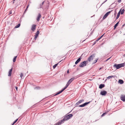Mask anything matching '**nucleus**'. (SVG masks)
Masks as SVG:
<instances>
[{"instance_id": "obj_14", "label": "nucleus", "mask_w": 125, "mask_h": 125, "mask_svg": "<svg viewBox=\"0 0 125 125\" xmlns=\"http://www.w3.org/2000/svg\"><path fill=\"white\" fill-rule=\"evenodd\" d=\"M12 70V68L11 69L9 70V74L8 75V76H11Z\"/></svg>"}, {"instance_id": "obj_21", "label": "nucleus", "mask_w": 125, "mask_h": 125, "mask_svg": "<svg viewBox=\"0 0 125 125\" xmlns=\"http://www.w3.org/2000/svg\"><path fill=\"white\" fill-rule=\"evenodd\" d=\"M90 102H91L90 101H89V102H85V103L83 104V105H84V106H85L86 105L88 104H89V103H90Z\"/></svg>"}, {"instance_id": "obj_37", "label": "nucleus", "mask_w": 125, "mask_h": 125, "mask_svg": "<svg viewBox=\"0 0 125 125\" xmlns=\"http://www.w3.org/2000/svg\"><path fill=\"white\" fill-rule=\"evenodd\" d=\"M111 57H110V58H108V59H107L106 60V61H107L108 60H109L111 58Z\"/></svg>"}, {"instance_id": "obj_28", "label": "nucleus", "mask_w": 125, "mask_h": 125, "mask_svg": "<svg viewBox=\"0 0 125 125\" xmlns=\"http://www.w3.org/2000/svg\"><path fill=\"white\" fill-rule=\"evenodd\" d=\"M124 9H123L121 11V14H123L124 12Z\"/></svg>"}, {"instance_id": "obj_35", "label": "nucleus", "mask_w": 125, "mask_h": 125, "mask_svg": "<svg viewBox=\"0 0 125 125\" xmlns=\"http://www.w3.org/2000/svg\"><path fill=\"white\" fill-rule=\"evenodd\" d=\"M70 84V83H69L68 82L66 85V86H67L68 87V86H69V85Z\"/></svg>"}, {"instance_id": "obj_45", "label": "nucleus", "mask_w": 125, "mask_h": 125, "mask_svg": "<svg viewBox=\"0 0 125 125\" xmlns=\"http://www.w3.org/2000/svg\"><path fill=\"white\" fill-rule=\"evenodd\" d=\"M15 88L16 89V90H17V89H18V87H17V86H16L15 87Z\"/></svg>"}, {"instance_id": "obj_49", "label": "nucleus", "mask_w": 125, "mask_h": 125, "mask_svg": "<svg viewBox=\"0 0 125 125\" xmlns=\"http://www.w3.org/2000/svg\"><path fill=\"white\" fill-rule=\"evenodd\" d=\"M44 1H43V2L42 3V5H43V4H44Z\"/></svg>"}, {"instance_id": "obj_38", "label": "nucleus", "mask_w": 125, "mask_h": 125, "mask_svg": "<svg viewBox=\"0 0 125 125\" xmlns=\"http://www.w3.org/2000/svg\"><path fill=\"white\" fill-rule=\"evenodd\" d=\"M107 0H106L104 1V2L102 4H101V6L105 2H106Z\"/></svg>"}, {"instance_id": "obj_47", "label": "nucleus", "mask_w": 125, "mask_h": 125, "mask_svg": "<svg viewBox=\"0 0 125 125\" xmlns=\"http://www.w3.org/2000/svg\"><path fill=\"white\" fill-rule=\"evenodd\" d=\"M27 10V9H26H26H25V11H24V13H25L26 12V10Z\"/></svg>"}, {"instance_id": "obj_11", "label": "nucleus", "mask_w": 125, "mask_h": 125, "mask_svg": "<svg viewBox=\"0 0 125 125\" xmlns=\"http://www.w3.org/2000/svg\"><path fill=\"white\" fill-rule=\"evenodd\" d=\"M84 101L83 99H82L79 101L78 102L76 103V104L77 105H79L80 103L83 102Z\"/></svg>"}, {"instance_id": "obj_10", "label": "nucleus", "mask_w": 125, "mask_h": 125, "mask_svg": "<svg viewBox=\"0 0 125 125\" xmlns=\"http://www.w3.org/2000/svg\"><path fill=\"white\" fill-rule=\"evenodd\" d=\"M81 57H80L78 58L75 62V64H78L81 61Z\"/></svg>"}, {"instance_id": "obj_29", "label": "nucleus", "mask_w": 125, "mask_h": 125, "mask_svg": "<svg viewBox=\"0 0 125 125\" xmlns=\"http://www.w3.org/2000/svg\"><path fill=\"white\" fill-rule=\"evenodd\" d=\"M107 114V113L106 112L104 113H103L101 115V117H103L105 115H106Z\"/></svg>"}, {"instance_id": "obj_27", "label": "nucleus", "mask_w": 125, "mask_h": 125, "mask_svg": "<svg viewBox=\"0 0 125 125\" xmlns=\"http://www.w3.org/2000/svg\"><path fill=\"white\" fill-rule=\"evenodd\" d=\"M18 119H17L16 120H15L13 122V123L12 124V125H13L14 124H15L18 121Z\"/></svg>"}, {"instance_id": "obj_26", "label": "nucleus", "mask_w": 125, "mask_h": 125, "mask_svg": "<svg viewBox=\"0 0 125 125\" xmlns=\"http://www.w3.org/2000/svg\"><path fill=\"white\" fill-rule=\"evenodd\" d=\"M98 59H96L94 61L93 63V64L97 62Z\"/></svg>"}, {"instance_id": "obj_25", "label": "nucleus", "mask_w": 125, "mask_h": 125, "mask_svg": "<svg viewBox=\"0 0 125 125\" xmlns=\"http://www.w3.org/2000/svg\"><path fill=\"white\" fill-rule=\"evenodd\" d=\"M20 26V23L18 24L17 25L15 26V28H18Z\"/></svg>"}, {"instance_id": "obj_20", "label": "nucleus", "mask_w": 125, "mask_h": 125, "mask_svg": "<svg viewBox=\"0 0 125 125\" xmlns=\"http://www.w3.org/2000/svg\"><path fill=\"white\" fill-rule=\"evenodd\" d=\"M62 92H63V91H62V90H61V91H59V92H57L56 94H55L54 95V96H55L61 93Z\"/></svg>"}, {"instance_id": "obj_3", "label": "nucleus", "mask_w": 125, "mask_h": 125, "mask_svg": "<svg viewBox=\"0 0 125 125\" xmlns=\"http://www.w3.org/2000/svg\"><path fill=\"white\" fill-rule=\"evenodd\" d=\"M88 62V61H84L80 63L79 65V66L81 67H83L86 65Z\"/></svg>"}, {"instance_id": "obj_8", "label": "nucleus", "mask_w": 125, "mask_h": 125, "mask_svg": "<svg viewBox=\"0 0 125 125\" xmlns=\"http://www.w3.org/2000/svg\"><path fill=\"white\" fill-rule=\"evenodd\" d=\"M36 25L35 24H33L32 25L31 28V30L33 31H34L36 28Z\"/></svg>"}, {"instance_id": "obj_40", "label": "nucleus", "mask_w": 125, "mask_h": 125, "mask_svg": "<svg viewBox=\"0 0 125 125\" xmlns=\"http://www.w3.org/2000/svg\"><path fill=\"white\" fill-rule=\"evenodd\" d=\"M121 1V0H118V2L119 3H120Z\"/></svg>"}, {"instance_id": "obj_9", "label": "nucleus", "mask_w": 125, "mask_h": 125, "mask_svg": "<svg viewBox=\"0 0 125 125\" xmlns=\"http://www.w3.org/2000/svg\"><path fill=\"white\" fill-rule=\"evenodd\" d=\"M121 100L123 101H125V96L124 95H121Z\"/></svg>"}, {"instance_id": "obj_30", "label": "nucleus", "mask_w": 125, "mask_h": 125, "mask_svg": "<svg viewBox=\"0 0 125 125\" xmlns=\"http://www.w3.org/2000/svg\"><path fill=\"white\" fill-rule=\"evenodd\" d=\"M68 87L67 86H66H66L63 88V89H62V91L63 92L65 89L67 87Z\"/></svg>"}, {"instance_id": "obj_5", "label": "nucleus", "mask_w": 125, "mask_h": 125, "mask_svg": "<svg viewBox=\"0 0 125 125\" xmlns=\"http://www.w3.org/2000/svg\"><path fill=\"white\" fill-rule=\"evenodd\" d=\"M64 122V121L63 120V119L57 122L54 125H61Z\"/></svg>"}, {"instance_id": "obj_46", "label": "nucleus", "mask_w": 125, "mask_h": 125, "mask_svg": "<svg viewBox=\"0 0 125 125\" xmlns=\"http://www.w3.org/2000/svg\"><path fill=\"white\" fill-rule=\"evenodd\" d=\"M29 6V5L27 6V8H26V9H28V7Z\"/></svg>"}, {"instance_id": "obj_44", "label": "nucleus", "mask_w": 125, "mask_h": 125, "mask_svg": "<svg viewBox=\"0 0 125 125\" xmlns=\"http://www.w3.org/2000/svg\"><path fill=\"white\" fill-rule=\"evenodd\" d=\"M42 4H40V8H42Z\"/></svg>"}, {"instance_id": "obj_31", "label": "nucleus", "mask_w": 125, "mask_h": 125, "mask_svg": "<svg viewBox=\"0 0 125 125\" xmlns=\"http://www.w3.org/2000/svg\"><path fill=\"white\" fill-rule=\"evenodd\" d=\"M23 76V74L22 73H21L20 74V77L22 78V77Z\"/></svg>"}, {"instance_id": "obj_51", "label": "nucleus", "mask_w": 125, "mask_h": 125, "mask_svg": "<svg viewBox=\"0 0 125 125\" xmlns=\"http://www.w3.org/2000/svg\"><path fill=\"white\" fill-rule=\"evenodd\" d=\"M76 66V65H73V66L74 67H75Z\"/></svg>"}, {"instance_id": "obj_12", "label": "nucleus", "mask_w": 125, "mask_h": 125, "mask_svg": "<svg viewBox=\"0 0 125 125\" xmlns=\"http://www.w3.org/2000/svg\"><path fill=\"white\" fill-rule=\"evenodd\" d=\"M41 15L40 13L38 14V15L37 18V20L38 21H39L41 18Z\"/></svg>"}, {"instance_id": "obj_39", "label": "nucleus", "mask_w": 125, "mask_h": 125, "mask_svg": "<svg viewBox=\"0 0 125 125\" xmlns=\"http://www.w3.org/2000/svg\"><path fill=\"white\" fill-rule=\"evenodd\" d=\"M104 34L103 35H102L100 37H99L100 39H101L102 37L103 36V35H104Z\"/></svg>"}, {"instance_id": "obj_24", "label": "nucleus", "mask_w": 125, "mask_h": 125, "mask_svg": "<svg viewBox=\"0 0 125 125\" xmlns=\"http://www.w3.org/2000/svg\"><path fill=\"white\" fill-rule=\"evenodd\" d=\"M17 57V56H15L14 57V58H13V62H15L16 61V59Z\"/></svg>"}, {"instance_id": "obj_6", "label": "nucleus", "mask_w": 125, "mask_h": 125, "mask_svg": "<svg viewBox=\"0 0 125 125\" xmlns=\"http://www.w3.org/2000/svg\"><path fill=\"white\" fill-rule=\"evenodd\" d=\"M112 11V10H111L110 11H109L107 12L104 15V17H103V20H104L105 19L106 17H107V16L110 13V12Z\"/></svg>"}, {"instance_id": "obj_19", "label": "nucleus", "mask_w": 125, "mask_h": 125, "mask_svg": "<svg viewBox=\"0 0 125 125\" xmlns=\"http://www.w3.org/2000/svg\"><path fill=\"white\" fill-rule=\"evenodd\" d=\"M114 77L115 76L113 75L110 76H108L107 77V78L108 79H109L112 78Z\"/></svg>"}, {"instance_id": "obj_15", "label": "nucleus", "mask_w": 125, "mask_h": 125, "mask_svg": "<svg viewBox=\"0 0 125 125\" xmlns=\"http://www.w3.org/2000/svg\"><path fill=\"white\" fill-rule=\"evenodd\" d=\"M75 79L74 77H73L70 79L68 82L70 84L71 82Z\"/></svg>"}, {"instance_id": "obj_41", "label": "nucleus", "mask_w": 125, "mask_h": 125, "mask_svg": "<svg viewBox=\"0 0 125 125\" xmlns=\"http://www.w3.org/2000/svg\"><path fill=\"white\" fill-rule=\"evenodd\" d=\"M37 37H38L37 36H35V38H34V39H35V40H36V39L37 38Z\"/></svg>"}, {"instance_id": "obj_43", "label": "nucleus", "mask_w": 125, "mask_h": 125, "mask_svg": "<svg viewBox=\"0 0 125 125\" xmlns=\"http://www.w3.org/2000/svg\"><path fill=\"white\" fill-rule=\"evenodd\" d=\"M103 67H101V68H99V70H101V69H103Z\"/></svg>"}, {"instance_id": "obj_53", "label": "nucleus", "mask_w": 125, "mask_h": 125, "mask_svg": "<svg viewBox=\"0 0 125 125\" xmlns=\"http://www.w3.org/2000/svg\"><path fill=\"white\" fill-rule=\"evenodd\" d=\"M124 24L123 25H122V26H124Z\"/></svg>"}, {"instance_id": "obj_4", "label": "nucleus", "mask_w": 125, "mask_h": 125, "mask_svg": "<svg viewBox=\"0 0 125 125\" xmlns=\"http://www.w3.org/2000/svg\"><path fill=\"white\" fill-rule=\"evenodd\" d=\"M95 54H93L89 57L88 59V61L90 62L95 57Z\"/></svg>"}, {"instance_id": "obj_33", "label": "nucleus", "mask_w": 125, "mask_h": 125, "mask_svg": "<svg viewBox=\"0 0 125 125\" xmlns=\"http://www.w3.org/2000/svg\"><path fill=\"white\" fill-rule=\"evenodd\" d=\"M115 13H114V16H115L116 15V13H117V12H116V10H115Z\"/></svg>"}, {"instance_id": "obj_2", "label": "nucleus", "mask_w": 125, "mask_h": 125, "mask_svg": "<svg viewBox=\"0 0 125 125\" xmlns=\"http://www.w3.org/2000/svg\"><path fill=\"white\" fill-rule=\"evenodd\" d=\"M73 116L72 114H70L65 116L63 119V120L64 121H67L69 119H70Z\"/></svg>"}, {"instance_id": "obj_48", "label": "nucleus", "mask_w": 125, "mask_h": 125, "mask_svg": "<svg viewBox=\"0 0 125 125\" xmlns=\"http://www.w3.org/2000/svg\"><path fill=\"white\" fill-rule=\"evenodd\" d=\"M15 0H13V4L14 3V1H15Z\"/></svg>"}, {"instance_id": "obj_50", "label": "nucleus", "mask_w": 125, "mask_h": 125, "mask_svg": "<svg viewBox=\"0 0 125 125\" xmlns=\"http://www.w3.org/2000/svg\"><path fill=\"white\" fill-rule=\"evenodd\" d=\"M67 73H69V70L67 71Z\"/></svg>"}, {"instance_id": "obj_17", "label": "nucleus", "mask_w": 125, "mask_h": 125, "mask_svg": "<svg viewBox=\"0 0 125 125\" xmlns=\"http://www.w3.org/2000/svg\"><path fill=\"white\" fill-rule=\"evenodd\" d=\"M118 82L120 84H122L124 83V82L122 80L119 79L118 81Z\"/></svg>"}, {"instance_id": "obj_1", "label": "nucleus", "mask_w": 125, "mask_h": 125, "mask_svg": "<svg viewBox=\"0 0 125 125\" xmlns=\"http://www.w3.org/2000/svg\"><path fill=\"white\" fill-rule=\"evenodd\" d=\"M125 63H123L120 64H115L114 65V67L116 68L117 69H119L122 67L125 66Z\"/></svg>"}, {"instance_id": "obj_52", "label": "nucleus", "mask_w": 125, "mask_h": 125, "mask_svg": "<svg viewBox=\"0 0 125 125\" xmlns=\"http://www.w3.org/2000/svg\"><path fill=\"white\" fill-rule=\"evenodd\" d=\"M12 13V12H10V14H11Z\"/></svg>"}, {"instance_id": "obj_22", "label": "nucleus", "mask_w": 125, "mask_h": 125, "mask_svg": "<svg viewBox=\"0 0 125 125\" xmlns=\"http://www.w3.org/2000/svg\"><path fill=\"white\" fill-rule=\"evenodd\" d=\"M39 34V31H37L36 33L35 36L38 37Z\"/></svg>"}, {"instance_id": "obj_36", "label": "nucleus", "mask_w": 125, "mask_h": 125, "mask_svg": "<svg viewBox=\"0 0 125 125\" xmlns=\"http://www.w3.org/2000/svg\"><path fill=\"white\" fill-rule=\"evenodd\" d=\"M101 39L99 38L97 39L96 40V41L97 42V41H98L99 40Z\"/></svg>"}, {"instance_id": "obj_23", "label": "nucleus", "mask_w": 125, "mask_h": 125, "mask_svg": "<svg viewBox=\"0 0 125 125\" xmlns=\"http://www.w3.org/2000/svg\"><path fill=\"white\" fill-rule=\"evenodd\" d=\"M61 61H60L58 63H57V64H55L53 66V68H55L57 66V65H58V64L60 62H61Z\"/></svg>"}, {"instance_id": "obj_32", "label": "nucleus", "mask_w": 125, "mask_h": 125, "mask_svg": "<svg viewBox=\"0 0 125 125\" xmlns=\"http://www.w3.org/2000/svg\"><path fill=\"white\" fill-rule=\"evenodd\" d=\"M79 106L80 107H83L84 106L83 104H82L79 105V106Z\"/></svg>"}, {"instance_id": "obj_18", "label": "nucleus", "mask_w": 125, "mask_h": 125, "mask_svg": "<svg viewBox=\"0 0 125 125\" xmlns=\"http://www.w3.org/2000/svg\"><path fill=\"white\" fill-rule=\"evenodd\" d=\"M119 21L117 22L115 24V25L114 27V29H115L118 26V24L119 23Z\"/></svg>"}, {"instance_id": "obj_34", "label": "nucleus", "mask_w": 125, "mask_h": 125, "mask_svg": "<svg viewBox=\"0 0 125 125\" xmlns=\"http://www.w3.org/2000/svg\"><path fill=\"white\" fill-rule=\"evenodd\" d=\"M40 89V87L39 86H38V87H35V89Z\"/></svg>"}, {"instance_id": "obj_16", "label": "nucleus", "mask_w": 125, "mask_h": 125, "mask_svg": "<svg viewBox=\"0 0 125 125\" xmlns=\"http://www.w3.org/2000/svg\"><path fill=\"white\" fill-rule=\"evenodd\" d=\"M105 86V85L104 84H101L99 85V88L101 89Z\"/></svg>"}, {"instance_id": "obj_54", "label": "nucleus", "mask_w": 125, "mask_h": 125, "mask_svg": "<svg viewBox=\"0 0 125 125\" xmlns=\"http://www.w3.org/2000/svg\"><path fill=\"white\" fill-rule=\"evenodd\" d=\"M124 56L125 57V54L124 55Z\"/></svg>"}, {"instance_id": "obj_7", "label": "nucleus", "mask_w": 125, "mask_h": 125, "mask_svg": "<svg viewBox=\"0 0 125 125\" xmlns=\"http://www.w3.org/2000/svg\"><path fill=\"white\" fill-rule=\"evenodd\" d=\"M107 92L104 90L101 91L100 94L104 96L107 94Z\"/></svg>"}, {"instance_id": "obj_42", "label": "nucleus", "mask_w": 125, "mask_h": 125, "mask_svg": "<svg viewBox=\"0 0 125 125\" xmlns=\"http://www.w3.org/2000/svg\"><path fill=\"white\" fill-rule=\"evenodd\" d=\"M96 42H96V41H95L94 42V43H93V45H94V44L96 43Z\"/></svg>"}, {"instance_id": "obj_13", "label": "nucleus", "mask_w": 125, "mask_h": 125, "mask_svg": "<svg viewBox=\"0 0 125 125\" xmlns=\"http://www.w3.org/2000/svg\"><path fill=\"white\" fill-rule=\"evenodd\" d=\"M121 9L120 10V11H119V12L118 13V14H117V16L116 18V20L117 19L119 18V17L120 16V13H121Z\"/></svg>"}]
</instances>
